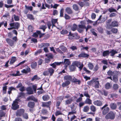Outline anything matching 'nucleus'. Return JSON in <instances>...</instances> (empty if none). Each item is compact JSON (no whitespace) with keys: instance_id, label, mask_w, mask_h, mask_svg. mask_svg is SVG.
Segmentation results:
<instances>
[{"instance_id":"nucleus-1","label":"nucleus","mask_w":121,"mask_h":121,"mask_svg":"<svg viewBox=\"0 0 121 121\" xmlns=\"http://www.w3.org/2000/svg\"><path fill=\"white\" fill-rule=\"evenodd\" d=\"M64 80L66 81L65 82L63 83L62 86L63 87H65L67 86L70 83V82L72 80V77L70 75H66L64 77Z\"/></svg>"},{"instance_id":"nucleus-2","label":"nucleus","mask_w":121,"mask_h":121,"mask_svg":"<svg viewBox=\"0 0 121 121\" xmlns=\"http://www.w3.org/2000/svg\"><path fill=\"white\" fill-rule=\"evenodd\" d=\"M81 25H78V27L77 30L78 32L80 33L82 32L83 31L84 28H86V23L85 21H82L80 22Z\"/></svg>"},{"instance_id":"nucleus-3","label":"nucleus","mask_w":121,"mask_h":121,"mask_svg":"<svg viewBox=\"0 0 121 121\" xmlns=\"http://www.w3.org/2000/svg\"><path fill=\"white\" fill-rule=\"evenodd\" d=\"M108 106V105L107 104H106L102 107L100 108L101 110H103L102 114L103 115H105L108 113L109 111V108L108 107H107Z\"/></svg>"},{"instance_id":"nucleus-4","label":"nucleus","mask_w":121,"mask_h":121,"mask_svg":"<svg viewBox=\"0 0 121 121\" xmlns=\"http://www.w3.org/2000/svg\"><path fill=\"white\" fill-rule=\"evenodd\" d=\"M115 115L114 113L112 111H110L105 116V118L107 119H114Z\"/></svg>"},{"instance_id":"nucleus-5","label":"nucleus","mask_w":121,"mask_h":121,"mask_svg":"<svg viewBox=\"0 0 121 121\" xmlns=\"http://www.w3.org/2000/svg\"><path fill=\"white\" fill-rule=\"evenodd\" d=\"M10 26L13 27V29H17L20 26V24L18 22H15L10 23L9 24Z\"/></svg>"},{"instance_id":"nucleus-6","label":"nucleus","mask_w":121,"mask_h":121,"mask_svg":"<svg viewBox=\"0 0 121 121\" xmlns=\"http://www.w3.org/2000/svg\"><path fill=\"white\" fill-rule=\"evenodd\" d=\"M73 64L74 65L78 67L80 71L81 70L83 66V64L82 63L81 64L80 62L78 61H74L73 63Z\"/></svg>"},{"instance_id":"nucleus-7","label":"nucleus","mask_w":121,"mask_h":121,"mask_svg":"<svg viewBox=\"0 0 121 121\" xmlns=\"http://www.w3.org/2000/svg\"><path fill=\"white\" fill-rule=\"evenodd\" d=\"M44 35V34H43L41 33L40 31L37 30L36 32L33 33L32 36L35 38H37L38 37V35H39V37L41 38Z\"/></svg>"},{"instance_id":"nucleus-8","label":"nucleus","mask_w":121,"mask_h":121,"mask_svg":"<svg viewBox=\"0 0 121 121\" xmlns=\"http://www.w3.org/2000/svg\"><path fill=\"white\" fill-rule=\"evenodd\" d=\"M18 103L17 101V99L16 100L13 101L12 104V109L14 110H16L18 108L19 106L18 105Z\"/></svg>"},{"instance_id":"nucleus-9","label":"nucleus","mask_w":121,"mask_h":121,"mask_svg":"<svg viewBox=\"0 0 121 121\" xmlns=\"http://www.w3.org/2000/svg\"><path fill=\"white\" fill-rule=\"evenodd\" d=\"M102 17L101 15L100 16L99 18L98 19L97 21L96 22V23H98L104 22L107 19L106 17H104L101 18Z\"/></svg>"},{"instance_id":"nucleus-10","label":"nucleus","mask_w":121,"mask_h":121,"mask_svg":"<svg viewBox=\"0 0 121 121\" xmlns=\"http://www.w3.org/2000/svg\"><path fill=\"white\" fill-rule=\"evenodd\" d=\"M24 110L23 109H21L17 110L16 113V116H21L24 113Z\"/></svg>"},{"instance_id":"nucleus-11","label":"nucleus","mask_w":121,"mask_h":121,"mask_svg":"<svg viewBox=\"0 0 121 121\" xmlns=\"http://www.w3.org/2000/svg\"><path fill=\"white\" fill-rule=\"evenodd\" d=\"M89 0H79V1L77 2V3L81 7H82L84 5L85 3H86V1Z\"/></svg>"},{"instance_id":"nucleus-12","label":"nucleus","mask_w":121,"mask_h":121,"mask_svg":"<svg viewBox=\"0 0 121 121\" xmlns=\"http://www.w3.org/2000/svg\"><path fill=\"white\" fill-rule=\"evenodd\" d=\"M93 104L95 105L98 106H101L103 105L102 102L99 100H97L94 101Z\"/></svg>"},{"instance_id":"nucleus-13","label":"nucleus","mask_w":121,"mask_h":121,"mask_svg":"<svg viewBox=\"0 0 121 121\" xmlns=\"http://www.w3.org/2000/svg\"><path fill=\"white\" fill-rule=\"evenodd\" d=\"M62 64H63V62H55L54 63L51 64L50 65L54 68H55L56 65H59Z\"/></svg>"},{"instance_id":"nucleus-14","label":"nucleus","mask_w":121,"mask_h":121,"mask_svg":"<svg viewBox=\"0 0 121 121\" xmlns=\"http://www.w3.org/2000/svg\"><path fill=\"white\" fill-rule=\"evenodd\" d=\"M6 40L7 43L11 46H13L14 44V41L9 38H7L6 39Z\"/></svg>"},{"instance_id":"nucleus-15","label":"nucleus","mask_w":121,"mask_h":121,"mask_svg":"<svg viewBox=\"0 0 121 121\" xmlns=\"http://www.w3.org/2000/svg\"><path fill=\"white\" fill-rule=\"evenodd\" d=\"M70 64V62L69 60L68 59H65L63 62V64L65 65V68H66L67 66L69 65Z\"/></svg>"},{"instance_id":"nucleus-16","label":"nucleus","mask_w":121,"mask_h":121,"mask_svg":"<svg viewBox=\"0 0 121 121\" xmlns=\"http://www.w3.org/2000/svg\"><path fill=\"white\" fill-rule=\"evenodd\" d=\"M51 101H48L46 102H43L42 103V106L44 107H48L51 104Z\"/></svg>"},{"instance_id":"nucleus-17","label":"nucleus","mask_w":121,"mask_h":121,"mask_svg":"<svg viewBox=\"0 0 121 121\" xmlns=\"http://www.w3.org/2000/svg\"><path fill=\"white\" fill-rule=\"evenodd\" d=\"M116 73V72L115 71H112L111 70H109L107 72V74L109 76H113Z\"/></svg>"},{"instance_id":"nucleus-18","label":"nucleus","mask_w":121,"mask_h":121,"mask_svg":"<svg viewBox=\"0 0 121 121\" xmlns=\"http://www.w3.org/2000/svg\"><path fill=\"white\" fill-rule=\"evenodd\" d=\"M30 71V69L28 67H27L25 69H23L21 71V72L23 73H26Z\"/></svg>"},{"instance_id":"nucleus-19","label":"nucleus","mask_w":121,"mask_h":121,"mask_svg":"<svg viewBox=\"0 0 121 121\" xmlns=\"http://www.w3.org/2000/svg\"><path fill=\"white\" fill-rule=\"evenodd\" d=\"M110 107L112 109L115 110L117 108V106L116 104L114 103H112L110 104Z\"/></svg>"},{"instance_id":"nucleus-20","label":"nucleus","mask_w":121,"mask_h":121,"mask_svg":"<svg viewBox=\"0 0 121 121\" xmlns=\"http://www.w3.org/2000/svg\"><path fill=\"white\" fill-rule=\"evenodd\" d=\"M26 90L27 91V93L29 95L32 94L33 93V91L31 88L29 87L26 88Z\"/></svg>"},{"instance_id":"nucleus-21","label":"nucleus","mask_w":121,"mask_h":121,"mask_svg":"<svg viewBox=\"0 0 121 121\" xmlns=\"http://www.w3.org/2000/svg\"><path fill=\"white\" fill-rule=\"evenodd\" d=\"M117 53V51L114 49H112L111 51H109V54L111 53L110 55L112 56H113L115 54Z\"/></svg>"},{"instance_id":"nucleus-22","label":"nucleus","mask_w":121,"mask_h":121,"mask_svg":"<svg viewBox=\"0 0 121 121\" xmlns=\"http://www.w3.org/2000/svg\"><path fill=\"white\" fill-rule=\"evenodd\" d=\"M84 102L86 104H92V100L90 99V98H87Z\"/></svg>"},{"instance_id":"nucleus-23","label":"nucleus","mask_w":121,"mask_h":121,"mask_svg":"<svg viewBox=\"0 0 121 121\" xmlns=\"http://www.w3.org/2000/svg\"><path fill=\"white\" fill-rule=\"evenodd\" d=\"M65 11L68 14H71L73 13L72 10L71 8L69 7H66L65 9Z\"/></svg>"},{"instance_id":"nucleus-24","label":"nucleus","mask_w":121,"mask_h":121,"mask_svg":"<svg viewBox=\"0 0 121 121\" xmlns=\"http://www.w3.org/2000/svg\"><path fill=\"white\" fill-rule=\"evenodd\" d=\"M109 54V51L108 50L104 51L103 52V56L104 57L108 56Z\"/></svg>"},{"instance_id":"nucleus-25","label":"nucleus","mask_w":121,"mask_h":121,"mask_svg":"<svg viewBox=\"0 0 121 121\" xmlns=\"http://www.w3.org/2000/svg\"><path fill=\"white\" fill-rule=\"evenodd\" d=\"M89 56V55L85 53H81L78 56L79 57H88Z\"/></svg>"},{"instance_id":"nucleus-26","label":"nucleus","mask_w":121,"mask_h":121,"mask_svg":"<svg viewBox=\"0 0 121 121\" xmlns=\"http://www.w3.org/2000/svg\"><path fill=\"white\" fill-rule=\"evenodd\" d=\"M28 100H32L34 101H36L37 99L33 96L32 95L30 96L27 98Z\"/></svg>"},{"instance_id":"nucleus-27","label":"nucleus","mask_w":121,"mask_h":121,"mask_svg":"<svg viewBox=\"0 0 121 121\" xmlns=\"http://www.w3.org/2000/svg\"><path fill=\"white\" fill-rule=\"evenodd\" d=\"M35 105V103L33 102H29L28 104V107L31 108H33L34 107Z\"/></svg>"},{"instance_id":"nucleus-28","label":"nucleus","mask_w":121,"mask_h":121,"mask_svg":"<svg viewBox=\"0 0 121 121\" xmlns=\"http://www.w3.org/2000/svg\"><path fill=\"white\" fill-rule=\"evenodd\" d=\"M90 109L91 111L94 112H95L96 110V107L93 105L90 106Z\"/></svg>"},{"instance_id":"nucleus-29","label":"nucleus","mask_w":121,"mask_h":121,"mask_svg":"<svg viewBox=\"0 0 121 121\" xmlns=\"http://www.w3.org/2000/svg\"><path fill=\"white\" fill-rule=\"evenodd\" d=\"M112 80L115 83H117L118 82V77L116 74L113 76Z\"/></svg>"},{"instance_id":"nucleus-30","label":"nucleus","mask_w":121,"mask_h":121,"mask_svg":"<svg viewBox=\"0 0 121 121\" xmlns=\"http://www.w3.org/2000/svg\"><path fill=\"white\" fill-rule=\"evenodd\" d=\"M16 58L15 57H12L9 63L11 65L13 64L16 61Z\"/></svg>"},{"instance_id":"nucleus-31","label":"nucleus","mask_w":121,"mask_h":121,"mask_svg":"<svg viewBox=\"0 0 121 121\" xmlns=\"http://www.w3.org/2000/svg\"><path fill=\"white\" fill-rule=\"evenodd\" d=\"M59 98L60 99V101H58L57 102L56 104V106H59L61 101L63 99V98L61 96L59 97Z\"/></svg>"},{"instance_id":"nucleus-32","label":"nucleus","mask_w":121,"mask_h":121,"mask_svg":"<svg viewBox=\"0 0 121 121\" xmlns=\"http://www.w3.org/2000/svg\"><path fill=\"white\" fill-rule=\"evenodd\" d=\"M59 48L63 52H66L67 49L64 46H61Z\"/></svg>"},{"instance_id":"nucleus-33","label":"nucleus","mask_w":121,"mask_h":121,"mask_svg":"<svg viewBox=\"0 0 121 121\" xmlns=\"http://www.w3.org/2000/svg\"><path fill=\"white\" fill-rule=\"evenodd\" d=\"M72 98H71L65 101V105H67L68 104H70L72 102Z\"/></svg>"},{"instance_id":"nucleus-34","label":"nucleus","mask_w":121,"mask_h":121,"mask_svg":"<svg viewBox=\"0 0 121 121\" xmlns=\"http://www.w3.org/2000/svg\"><path fill=\"white\" fill-rule=\"evenodd\" d=\"M89 106L86 105L84 106L83 108V111L84 112H86L89 111Z\"/></svg>"},{"instance_id":"nucleus-35","label":"nucleus","mask_w":121,"mask_h":121,"mask_svg":"<svg viewBox=\"0 0 121 121\" xmlns=\"http://www.w3.org/2000/svg\"><path fill=\"white\" fill-rule=\"evenodd\" d=\"M111 23L112 27H117L118 26V22L115 21H113Z\"/></svg>"},{"instance_id":"nucleus-36","label":"nucleus","mask_w":121,"mask_h":121,"mask_svg":"<svg viewBox=\"0 0 121 121\" xmlns=\"http://www.w3.org/2000/svg\"><path fill=\"white\" fill-rule=\"evenodd\" d=\"M70 108L71 111H76V109L77 107L75 106L74 104L73 103L70 105Z\"/></svg>"},{"instance_id":"nucleus-37","label":"nucleus","mask_w":121,"mask_h":121,"mask_svg":"<svg viewBox=\"0 0 121 121\" xmlns=\"http://www.w3.org/2000/svg\"><path fill=\"white\" fill-rule=\"evenodd\" d=\"M37 63L35 62H34L31 63V66L33 69H35L37 66Z\"/></svg>"},{"instance_id":"nucleus-38","label":"nucleus","mask_w":121,"mask_h":121,"mask_svg":"<svg viewBox=\"0 0 121 121\" xmlns=\"http://www.w3.org/2000/svg\"><path fill=\"white\" fill-rule=\"evenodd\" d=\"M105 26L106 29H110L112 27V23H106Z\"/></svg>"},{"instance_id":"nucleus-39","label":"nucleus","mask_w":121,"mask_h":121,"mask_svg":"<svg viewBox=\"0 0 121 121\" xmlns=\"http://www.w3.org/2000/svg\"><path fill=\"white\" fill-rule=\"evenodd\" d=\"M42 98L44 101L48 100L50 98L49 96L48 95H45L43 96Z\"/></svg>"},{"instance_id":"nucleus-40","label":"nucleus","mask_w":121,"mask_h":121,"mask_svg":"<svg viewBox=\"0 0 121 121\" xmlns=\"http://www.w3.org/2000/svg\"><path fill=\"white\" fill-rule=\"evenodd\" d=\"M73 9L76 11H78L79 10V7L77 4H74L73 5Z\"/></svg>"},{"instance_id":"nucleus-41","label":"nucleus","mask_w":121,"mask_h":121,"mask_svg":"<svg viewBox=\"0 0 121 121\" xmlns=\"http://www.w3.org/2000/svg\"><path fill=\"white\" fill-rule=\"evenodd\" d=\"M48 69L49 72V73L50 74V75H52L53 73H54V70L51 68H50Z\"/></svg>"},{"instance_id":"nucleus-42","label":"nucleus","mask_w":121,"mask_h":121,"mask_svg":"<svg viewBox=\"0 0 121 121\" xmlns=\"http://www.w3.org/2000/svg\"><path fill=\"white\" fill-rule=\"evenodd\" d=\"M62 114V111L59 110H56V111L55 115L56 116H57L60 115Z\"/></svg>"},{"instance_id":"nucleus-43","label":"nucleus","mask_w":121,"mask_h":121,"mask_svg":"<svg viewBox=\"0 0 121 121\" xmlns=\"http://www.w3.org/2000/svg\"><path fill=\"white\" fill-rule=\"evenodd\" d=\"M95 84V88H98L99 87V81H95L93 82Z\"/></svg>"},{"instance_id":"nucleus-44","label":"nucleus","mask_w":121,"mask_h":121,"mask_svg":"<svg viewBox=\"0 0 121 121\" xmlns=\"http://www.w3.org/2000/svg\"><path fill=\"white\" fill-rule=\"evenodd\" d=\"M108 11L110 12V13L112 12H117V10L113 8L112 7H111L109 8L108 9Z\"/></svg>"},{"instance_id":"nucleus-45","label":"nucleus","mask_w":121,"mask_h":121,"mask_svg":"<svg viewBox=\"0 0 121 121\" xmlns=\"http://www.w3.org/2000/svg\"><path fill=\"white\" fill-rule=\"evenodd\" d=\"M88 66L89 69L91 70L93 68L94 66L93 64L91 63H89Z\"/></svg>"},{"instance_id":"nucleus-46","label":"nucleus","mask_w":121,"mask_h":121,"mask_svg":"<svg viewBox=\"0 0 121 121\" xmlns=\"http://www.w3.org/2000/svg\"><path fill=\"white\" fill-rule=\"evenodd\" d=\"M13 18L15 21H18L20 20V18L19 17L17 16H16L15 14L13 15Z\"/></svg>"},{"instance_id":"nucleus-47","label":"nucleus","mask_w":121,"mask_h":121,"mask_svg":"<svg viewBox=\"0 0 121 121\" xmlns=\"http://www.w3.org/2000/svg\"><path fill=\"white\" fill-rule=\"evenodd\" d=\"M73 81L74 82H78V83L79 84H80L81 83V82L79 80L75 78L73 79Z\"/></svg>"},{"instance_id":"nucleus-48","label":"nucleus","mask_w":121,"mask_h":121,"mask_svg":"<svg viewBox=\"0 0 121 121\" xmlns=\"http://www.w3.org/2000/svg\"><path fill=\"white\" fill-rule=\"evenodd\" d=\"M77 26L76 24H74L71 27V29L73 31H75L77 29Z\"/></svg>"},{"instance_id":"nucleus-49","label":"nucleus","mask_w":121,"mask_h":121,"mask_svg":"<svg viewBox=\"0 0 121 121\" xmlns=\"http://www.w3.org/2000/svg\"><path fill=\"white\" fill-rule=\"evenodd\" d=\"M27 17L29 19L31 20H34V18L33 16L31 14H28L27 15Z\"/></svg>"},{"instance_id":"nucleus-50","label":"nucleus","mask_w":121,"mask_h":121,"mask_svg":"<svg viewBox=\"0 0 121 121\" xmlns=\"http://www.w3.org/2000/svg\"><path fill=\"white\" fill-rule=\"evenodd\" d=\"M84 96L87 97V98H90V96L88 94L87 91H85L83 92Z\"/></svg>"},{"instance_id":"nucleus-51","label":"nucleus","mask_w":121,"mask_h":121,"mask_svg":"<svg viewBox=\"0 0 121 121\" xmlns=\"http://www.w3.org/2000/svg\"><path fill=\"white\" fill-rule=\"evenodd\" d=\"M105 88L106 89H108L111 87V86L110 83L108 82L105 85Z\"/></svg>"},{"instance_id":"nucleus-52","label":"nucleus","mask_w":121,"mask_h":121,"mask_svg":"<svg viewBox=\"0 0 121 121\" xmlns=\"http://www.w3.org/2000/svg\"><path fill=\"white\" fill-rule=\"evenodd\" d=\"M49 74V72L48 69L45 70L43 73V74L44 76L48 75Z\"/></svg>"},{"instance_id":"nucleus-53","label":"nucleus","mask_w":121,"mask_h":121,"mask_svg":"<svg viewBox=\"0 0 121 121\" xmlns=\"http://www.w3.org/2000/svg\"><path fill=\"white\" fill-rule=\"evenodd\" d=\"M5 115V113L2 110H0V118L4 116Z\"/></svg>"},{"instance_id":"nucleus-54","label":"nucleus","mask_w":121,"mask_h":121,"mask_svg":"<svg viewBox=\"0 0 121 121\" xmlns=\"http://www.w3.org/2000/svg\"><path fill=\"white\" fill-rule=\"evenodd\" d=\"M113 88L114 89L117 90L118 88V86L117 84H115L113 85Z\"/></svg>"},{"instance_id":"nucleus-55","label":"nucleus","mask_w":121,"mask_h":121,"mask_svg":"<svg viewBox=\"0 0 121 121\" xmlns=\"http://www.w3.org/2000/svg\"><path fill=\"white\" fill-rule=\"evenodd\" d=\"M68 33V31L66 30H62L61 32V33L62 35H65L67 34Z\"/></svg>"},{"instance_id":"nucleus-56","label":"nucleus","mask_w":121,"mask_h":121,"mask_svg":"<svg viewBox=\"0 0 121 121\" xmlns=\"http://www.w3.org/2000/svg\"><path fill=\"white\" fill-rule=\"evenodd\" d=\"M69 38L70 39H73V37H74V35L72 34L71 32H69Z\"/></svg>"},{"instance_id":"nucleus-57","label":"nucleus","mask_w":121,"mask_h":121,"mask_svg":"<svg viewBox=\"0 0 121 121\" xmlns=\"http://www.w3.org/2000/svg\"><path fill=\"white\" fill-rule=\"evenodd\" d=\"M57 19H52L51 22L52 24H55L56 23H57L58 24V23L57 22Z\"/></svg>"},{"instance_id":"nucleus-58","label":"nucleus","mask_w":121,"mask_h":121,"mask_svg":"<svg viewBox=\"0 0 121 121\" xmlns=\"http://www.w3.org/2000/svg\"><path fill=\"white\" fill-rule=\"evenodd\" d=\"M25 95V94L24 93L21 92L19 93L18 97L19 98H22Z\"/></svg>"},{"instance_id":"nucleus-59","label":"nucleus","mask_w":121,"mask_h":121,"mask_svg":"<svg viewBox=\"0 0 121 121\" xmlns=\"http://www.w3.org/2000/svg\"><path fill=\"white\" fill-rule=\"evenodd\" d=\"M77 113L76 111H71L69 112V114L68 115V116L69 115H73L74 114H76Z\"/></svg>"},{"instance_id":"nucleus-60","label":"nucleus","mask_w":121,"mask_h":121,"mask_svg":"<svg viewBox=\"0 0 121 121\" xmlns=\"http://www.w3.org/2000/svg\"><path fill=\"white\" fill-rule=\"evenodd\" d=\"M74 65H72L70 68V70L71 71H74L75 69L76 68L74 66Z\"/></svg>"},{"instance_id":"nucleus-61","label":"nucleus","mask_w":121,"mask_h":121,"mask_svg":"<svg viewBox=\"0 0 121 121\" xmlns=\"http://www.w3.org/2000/svg\"><path fill=\"white\" fill-rule=\"evenodd\" d=\"M25 8L28 10H29L30 11H32V10L33 7L31 6H27L26 5L25 6Z\"/></svg>"},{"instance_id":"nucleus-62","label":"nucleus","mask_w":121,"mask_h":121,"mask_svg":"<svg viewBox=\"0 0 121 121\" xmlns=\"http://www.w3.org/2000/svg\"><path fill=\"white\" fill-rule=\"evenodd\" d=\"M85 102H81L79 103V106L80 108L82 107L85 104Z\"/></svg>"},{"instance_id":"nucleus-63","label":"nucleus","mask_w":121,"mask_h":121,"mask_svg":"<svg viewBox=\"0 0 121 121\" xmlns=\"http://www.w3.org/2000/svg\"><path fill=\"white\" fill-rule=\"evenodd\" d=\"M111 30L112 33H117L118 31L117 29L115 28H113Z\"/></svg>"},{"instance_id":"nucleus-64","label":"nucleus","mask_w":121,"mask_h":121,"mask_svg":"<svg viewBox=\"0 0 121 121\" xmlns=\"http://www.w3.org/2000/svg\"><path fill=\"white\" fill-rule=\"evenodd\" d=\"M97 30L99 33H102L103 32V29L102 27H99L98 28Z\"/></svg>"}]
</instances>
